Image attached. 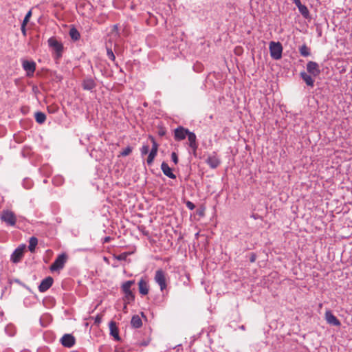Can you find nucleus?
<instances>
[{"mask_svg": "<svg viewBox=\"0 0 352 352\" xmlns=\"http://www.w3.org/2000/svg\"><path fill=\"white\" fill-rule=\"evenodd\" d=\"M25 249V245H22L18 247L11 255V261L15 263L19 262L23 256Z\"/></svg>", "mask_w": 352, "mask_h": 352, "instance_id": "6e6552de", "label": "nucleus"}, {"mask_svg": "<svg viewBox=\"0 0 352 352\" xmlns=\"http://www.w3.org/2000/svg\"><path fill=\"white\" fill-rule=\"evenodd\" d=\"M123 311L126 313L127 312V304H126V302H124V307H123Z\"/></svg>", "mask_w": 352, "mask_h": 352, "instance_id": "79ce46f5", "label": "nucleus"}, {"mask_svg": "<svg viewBox=\"0 0 352 352\" xmlns=\"http://www.w3.org/2000/svg\"><path fill=\"white\" fill-rule=\"evenodd\" d=\"M139 292L142 295H146L148 293V285L146 280L141 278L138 283Z\"/></svg>", "mask_w": 352, "mask_h": 352, "instance_id": "f3484780", "label": "nucleus"}, {"mask_svg": "<svg viewBox=\"0 0 352 352\" xmlns=\"http://www.w3.org/2000/svg\"><path fill=\"white\" fill-rule=\"evenodd\" d=\"M22 65L28 76H33L36 69V63L34 61L23 60Z\"/></svg>", "mask_w": 352, "mask_h": 352, "instance_id": "1a4fd4ad", "label": "nucleus"}, {"mask_svg": "<svg viewBox=\"0 0 352 352\" xmlns=\"http://www.w3.org/2000/svg\"><path fill=\"white\" fill-rule=\"evenodd\" d=\"M127 256H128V253L124 252L119 255H115L114 257L116 259H117L118 261H124L126 259Z\"/></svg>", "mask_w": 352, "mask_h": 352, "instance_id": "c756f323", "label": "nucleus"}, {"mask_svg": "<svg viewBox=\"0 0 352 352\" xmlns=\"http://www.w3.org/2000/svg\"><path fill=\"white\" fill-rule=\"evenodd\" d=\"M134 283V280H127L122 285V290L124 294V301L126 304H129L135 300V295L131 290V287Z\"/></svg>", "mask_w": 352, "mask_h": 352, "instance_id": "f257e3e1", "label": "nucleus"}, {"mask_svg": "<svg viewBox=\"0 0 352 352\" xmlns=\"http://www.w3.org/2000/svg\"><path fill=\"white\" fill-rule=\"evenodd\" d=\"M131 324L133 328L138 329L142 327V322L138 315H134L131 320Z\"/></svg>", "mask_w": 352, "mask_h": 352, "instance_id": "412c9836", "label": "nucleus"}, {"mask_svg": "<svg viewBox=\"0 0 352 352\" xmlns=\"http://www.w3.org/2000/svg\"><path fill=\"white\" fill-rule=\"evenodd\" d=\"M142 316L144 317V314L143 312L141 313Z\"/></svg>", "mask_w": 352, "mask_h": 352, "instance_id": "37998d69", "label": "nucleus"}, {"mask_svg": "<svg viewBox=\"0 0 352 352\" xmlns=\"http://www.w3.org/2000/svg\"><path fill=\"white\" fill-rule=\"evenodd\" d=\"M38 244V239L35 236H32L29 241V246L28 249L31 252H34L35 251L36 246Z\"/></svg>", "mask_w": 352, "mask_h": 352, "instance_id": "5701e85b", "label": "nucleus"}, {"mask_svg": "<svg viewBox=\"0 0 352 352\" xmlns=\"http://www.w3.org/2000/svg\"><path fill=\"white\" fill-rule=\"evenodd\" d=\"M187 136L188 140L189 141V146L194 151V152H195L198 147V144L196 141V135L194 133L190 132L189 131L188 133L187 134Z\"/></svg>", "mask_w": 352, "mask_h": 352, "instance_id": "4468645a", "label": "nucleus"}, {"mask_svg": "<svg viewBox=\"0 0 352 352\" xmlns=\"http://www.w3.org/2000/svg\"><path fill=\"white\" fill-rule=\"evenodd\" d=\"M0 219L8 226H14L16 222V217L15 214L10 210H3L0 214Z\"/></svg>", "mask_w": 352, "mask_h": 352, "instance_id": "39448f33", "label": "nucleus"}, {"mask_svg": "<svg viewBox=\"0 0 352 352\" xmlns=\"http://www.w3.org/2000/svg\"><path fill=\"white\" fill-rule=\"evenodd\" d=\"M31 16H32V11H31V10H29V11L28 12V13L26 14V15H25V18H24V19H23V22H22V23H23V24H25V25H27V23H28L29 22V21H30V19Z\"/></svg>", "mask_w": 352, "mask_h": 352, "instance_id": "2f4dec72", "label": "nucleus"}, {"mask_svg": "<svg viewBox=\"0 0 352 352\" xmlns=\"http://www.w3.org/2000/svg\"><path fill=\"white\" fill-rule=\"evenodd\" d=\"M102 321V316L100 315H97L95 318V323L99 324Z\"/></svg>", "mask_w": 352, "mask_h": 352, "instance_id": "c9c22d12", "label": "nucleus"}, {"mask_svg": "<svg viewBox=\"0 0 352 352\" xmlns=\"http://www.w3.org/2000/svg\"><path fill=\"white\" fill-rule=\"evenodd\" d=\"M26 25L25 24H21V32H22V34H23V36H26Z\"/></svg>", "mask_w": 352, "mask_h": 352, "instance_id": "e433bc0d", "label": "nucleus"}, {"mask_svg": "<svg viewBox=\"0 0 352 352\" xmlns=\"http://www.w3.org/2000/svg\"><path fill=\"white\" fill-rule=\"evenodd\" d=\"M61 344L65 346L70 348L75 344V338L71 334H65L60 339Z\"/></svg>", "mask_w": 352, "mask_h": 352, "instance_id": "ddd939ff", "label": "nucleus"}, {"mask_svg": "<svg viewBox=\"0 0 352 352\" xmlns=\"http://www.w3.org/2000/svg\"><path fill=\"white\" fill-rule=\"evenodd\" d=\"M256 254L254 253H252L251 256H250V261L251 263H254L256 261Z\"/></svg>", "mask_w": 352, "mask_h": 352, "instance_id": "4c0bfd02", "label": "nucleus"}, {"mask_svg": "<svg viewBox=\"0 0 352 352\" xmlns=\"http://www.w3.org/2000/svg\"><path fill=\"white\" fill-rule=\"evenodd\" d=\"M96 83L91 78H86L82 82V87L85 90H92L96 87Z\"/></svg>", "mask_w": 352, "mask_h": 352, "instance_id": "6ab92c4d", "label": "nucleus"}, {"mask_svg": "<svg viewBox=\"0 0 352 352\" xmlns=\"http://www.w3.org/2000/svg\"><path fill=\"white\" fill-rule=\"evenodd\" d=\"M307 70L314 76H317L320 74V67L318 64L314 61H309L307 63Z\"/></svg>", "mask_w": 352, "mask_h": 352, "instance_id": "9d476101", "label": "nucleus"}, {"mask_svg": "<svg viewBox=\"0 0 352 352\" xmlns=\"http://www.w3.org/2000/svg\"><path fill=\"white\" fill-rule=\"evenodd\" d=\"M270 52L271 57L274 60H279L282 57L283 46L280 42L271 41L270 43Z\"/></svg>", "mask_w": 352, "mask_h": 352, "instance_id": "20e7f679", "label": "nucleus"}, {"mask_svg": "<svg viewBox=\"0 0 352 352\" xmlns=\"http://www.w3.org/2000/svg\"><path fill=\"white\" fill-rule=\"evenodd\" d=\"M299 52H300V54H301V56H302L304 57L309 56L311 54L310 49L305 44L302 45L299 48Z\"/></svg>", "mask_w": 352, "mask_h": 352, "instance_id": "a878e982", "label": "nucleus"}, {"mask_svg": "<svg viewBox=\"0 0 352 352\" xmlns=\"http://www.w3.org/2000/svg\"><path fill=\"white\" fill-rule=\"evenodd\" d=\"M325 320L329 324H332L336 327H340L341 325L340 320L332 314L331 311L330 310L326 311Z\"/></svg>", "mask_w": 352, "mask_h": 352, "instance_id": "9b49d317", "label": "nucleus"}, {"mask_svg": "<svg viewBox=\"0 0 352 352\" xmlns=\"http://www.w3.org/2000/svg\"><path fill=\"white\" fill-rule=\"evenodd\" d=\"M48 43L50 47L54 52V58L56 60H58L62 57L63 52V45L55 38H50L48 39Z\"/></svg>", "mask_w": 352, "mask_h": 352, "instance_id": "f03ea898", "label": "nucleus"}, {"mask_svg": "<svg viewBox=\"0 0 352 352\" xmlns=\"http://www.w3.org/2000/svg\"><path fill=\"white\" fill-rule=\"evenodd\" d=\"M68 259V256L66 253H62L58 256L54 262L50 267L52 272H58L62 270Z\"/></svg>", "mask_w": 352, "mask_h": 352, "instance_id": "7ed1b4c3", "label": "nucleus"}, {"mask_svg": "<svg viewBox=\"0 0 352 352\" xmlns=\"http://www.w3.org/2000/svg\"><path fill=\"white\" fill-rule=\"evenodd\" d=\"M300 13L302 15V16L305 19L310 18L309 12L308 8L305 5H301L298 7Z\"/></svg>", "mask_w": 352, "mask_h": 352, "instance_id": "b1692460", "label": "nucleus"}, {"mask_svg": "<svg viewBox=\"0 0 352 352\" xmlns=\"http://www.w3.org/2000/svg\"><path fill=\"white\" fill-rule=\"evenodd\" d=\"M294 3H295V5L298 7L302 5L301 2L300 0H293Z\"/></svg>", "mask_w": 352, "mask_h": 352, "instance_id": "58836bf2", "label": "nucleus"}, {"mask_svg": "<svg viewBox=\"0 0 352 352\" xmlns=\"http://www.w3.org/2000/svg\"><path fill=\"white\" fill-rule=\"evenodd\" d=\"M155 281L159 285L160 290L163 291L166 288V273L162 270H157L155 274Z\"/></svg>", "mask_w": 352, "mask_h": 352, "instance_id": "423d86ee", "label": "nucleus"}, {"mask_svg": "<svg viewBox=\"0 0 352 352\" xmlns=\"http://www.w3.org/2000/svg\"><path fill=\"white\" fill-rule=\"evenodd\" d=\"M157 153L154 152V151H151L148 156L146 160V162L148 165L152 164L154 161L155 157H156Z\"/></svg>", "mask_w": 352, "mask_h": 352, "instance_id": "bb28decb", "label": "nucleus"}, {"mask_svg": "<svg viewBox=\"0 0 352 352\" xmlns=\"http://www.w3.org/2000/svg\"><path fill=\"white\" fill-rule=\"evenodd\" d=\"M107 55L109 59L114 61L116 59V56L111 50V48L107 45Z\"/></svg>", "mask_w": 352, "mask_h": 352, "instance_id": "cd10ccee", "label": "nucleus"}, {"mask_svg": "<svg viewBox=\"0 0 352 352\" xmlns=\"http://www.w3.org/2000/svg\"><path fill=\"white\" fill-rule=\"evenodd\" d=\"M35 120L38 124H43L46 120V115L41 111H37L34 115Z\"/></svg>", "mask_w": 352, "mask_h": 352, "instance_id": "4be33fe9", "label": "nucleus"}, {"mask_svg": "<svg viewBox=\"0 0 352 352\" xmlns=\"http://www.w3.org/2000/svg\"><path fill=\"white\" fill-rule=\"evenodd\" d=\"M13 281H14V282H15V283H18V284H19V285H22V286H23L24 287L28 288V287H26L23 283H21L19 279H14Z\"/></svg>", "mask_w": 352, "mask_h": 352, "instance_id": "ea45409f", "label": "nucleus"}, {"mask_svg": "<svg viewBox=\"0 0 352 352\" xmlns=\"http://www.w3.org/2000/svg\"><path fill=\"white\" fill-rule=\"evenodd\" d=\"M151 141H152L153 145H152V148H151V151H154V152L157 153V150H158L157 143L156 142L155 139L152 137H151Z\"/></svg>", "mask_w": 352, "mask_h": 352, "instance_id": "473e14b6", "label": "nucleus"}, {"mask_svg": "<svg viewBox=\"0 0 352 352\" xmlns=\"http://www.w3.org/2000/svg\"><path fill=\"white\" fill-rule=\"evenodd\" d=\"M132 152V148L128 146L126 148L123 149V151L120 153V156H127Z\"/></svg>", "mask_w": 352, "mask_h": 352, "instance_id": "c85d7f7f", "label": "nucleus"}, {"mask_svg": "<svg viewBox=\"0 0 352 352\" xmlns=\"http://www.w3.org/2000/svg\"><path fill=\"white\" fill-rule=\"evenodd\" d=\"M188 132V129L179 126L174 131V138L176 141H182L186 138Z\"/></svg>", "mask_w": 352, "mask_h": 352, "instance_id": "0eeeda50", "label": "nucleus"}, {"mask_svg": "<svg viewBox=\"0 0 352 352\" xmlns=\"http://www.w3.org/2000/svg\"><path fill=\"white\" fill-rule=\"evenodd\" d=\"M161 169L163 172V173L168 177L170 179H175L176 176L175 174L172 173L171 168L169 167L168 164L165 162H163L161 164Z\"/></svg>", "mask_w": 352, "mask_h": 352, "instance_id": "2eb2a0df", "label": "nucleus"}, {"mask_svg": "<svg viewBox=\"0 0 352 352\" xmlns=\"http://www.w3.org/2000/svg\"><path fill=\"white\" fill-rule=\"evenodd\" d=\"M149 146L148 145H143L140 149V152L142 155H145L148 153Z\"/></svg>", "mask_w": 352, "mask_h": 352, "instance_id": "7c9ffc66", "label": "nucleus"}, {"mask_svg": "<svg viewBox=\"0 0 352 352\" xmlns=\"http://www.w3.org/2000/svg\"><path fill=\"white\" fill-rule=\"evenodd\" d=\"M69 36L72 38V39L75 41L79 40V38L80 37V34L79 32L75 28H71L69 30Z\"/></svg>", "mask_w": 352, "mask_h": 352, "instance_id": "393cba45", "label": "nucleus"}, {"mask_svg": "<svg viewBox=\"0 0 352 352\" xmlns=\"http://www.w3.org/2000/svg\"><path fill=\"white\" fill-rule=\"evenodd\" d=\"M171 159L175 164H177L178 163V157L176 153L173 152L171 154Z\"/></svg>", "mask_w": 352, "mask_h": 352, "instance_id": "72a5a7b5", "label": "nucleus"}, {"mask_svg": "<svg viewBox=\"0 0 352 352\" xmlns=\"http://www.w3.org/2000/svg\"><path fill=\"white\" fill-rule=\"evenodd\" d=\"M54 282L53 278L51 276H47V278H44L40 285L38 286V290L41 292H45L47 289H49L51 286L52 285Z\"/></svg>", "mask_w": 352, "mask_h": 352, "instance_id": "f8f14e48", "label": "nucleus"}, {"mask_svg": "<svg viewBox=\"0 0 352 352\" xmlns=\"http://www.w3.org/2000/svg\"><path fill=\"white\" fill-rule=\"evenodd\" d=\"M302 79L305 82L307 86L313 87L314 85V80L312 77L307 74L306 72H302L300 74Z\"/></svg>", "mask_w": 352, "mask_h": 352, "instance_id": "aec40b11", "label": "nucleus"}, {"mask_svg": "<svg viewBox=\"0 0 352 352\" xmlns=\"http://www.w3.org/2000/svg\"><path fill=\"white\" fill-rule=\"evenodd\" d=\"M110 240H111V237L110 236H106L104 239L103 243H108V242L110 241Z\"/></svg>", "mask_w": 352, "mask_h": 352, "instance_id": "a19ab883", "label": "nucleus"}, {"mask_svg": "<svg viewBox=\"0 0 352 352\" xmlns=\"http://www.w3.org/2000/svg\"><path fill=\"white\" fill-rule=\"evenodd\" d=\"M206 163L210 168H216L220 164V160L215 155H213L208 157L206 159Z\"/></svg>", "mask_w": 352, "mask_h": 352, "instance_id": "dca6fc26", "label": "nucleus"}, {"mask_svg": "<svg viewBox=\"0 0 352 352\" xmlns=\"http://www.w3.org/2000/svg\"><path fill=\"white\" fill-rule=\"evenodd\" d=\"M186 205L187 208L188 209L191 210L195 209V204L192 202L190 201H187L186 202Z\"/></svg>", "mask_w": 352, "mask_h": 352, "instance_id": "f704fd0d", "label": "nucleus"}, {"mask_svg": "<svg viewBox=\"0 0 352 352\" xmlns=\"http://www.w3.org/2000/svg\"><path fill=\"white\" fill-rule=\"evenodd\" d=\"M109 329L110 334L115 338V340H120L118 329L116 326V323L114 321H111L109 322Z\"/></svg>", "mask_w": 352, "mask_h": 352, "instance_id": "a211bd4d", "label": "nucleus"}]
</instances>
